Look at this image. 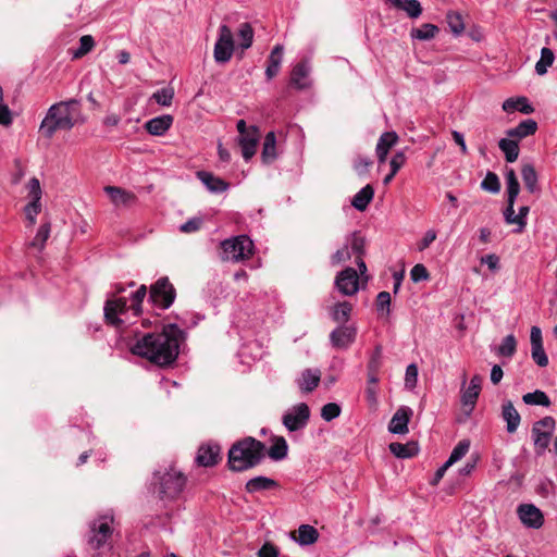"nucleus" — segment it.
Instances as JSON below:
<instances>
[{
	"mask_svg": "<svg viewBox=\"0 0 557 557\" xmlns=\"http://www.w3.org/2000/svg\"><path fill=\"white\" fill-rule=\"evenodd\" d=\"M185 341V332L176 324H168L160 333H147L132 347V354L146 358L160 367L172 364Z\"/></svg>",
	"mask_w": 557,
	"mask_h": 557,
	"instance_id": "obj_1",
	"label": "nucleus"
},
{
	"mask_svg": "<svg viewBox=\"0 0 557 557\" xmlns=\"http://www.w3.org/2000/svg\"><path fill=\"white\" fill-rule=\"evenodd\" d=\"M81 101L70 99L52 104L40 123L39 132L51 139L58 131H70L81 120Z\"/></svg>",
	"mask_w": 557,
	"mask_h": 557,
	"instance_id": "obj_2",
	"label": "nucleus"
},
{
	"mask_svg": "<svg viewBox=\"0 0 557 557\" xmlns=\"http://www.w3.org/2000/svg\"><path fill=\"white\" fill-rule=\"evenodd\" d=\"M146 295L147 286L140 285V287L132 294V305L129 307L127 306V299L125 297L107 299L103 307L106 322L120 331L126 329L132 323L127 318L128 311H132L134 317H138L141 313V302Z\"/></svg>",
	"mask_w": 557,
	"mask_h": 557,
	"instance_id": "obj_3",
	"label": "nucleus"
},
{
	"mask_svg": "<svg viewBox=\"0 0 557 557\" xmlns=\"http://www.w3.org/2000/svg\"><path fill=\"white\" fill-rule=\"evenodd\" d=\"M265 445L255 437H245L228 450V467L231 470L242 472L258 466L265 457Z\"/></svg>",
	"mask_w": 557,
	"mask_h": 557,
	"instance_id": "obj_4",
	"label": "nucleus"
},
{
	"mask_svg": "<svg viewBox=\"0 0 557 557\" xmlns=\"http://www.w3.org/2000/svg\"><path fill=\"white\" fill-rule=\"evenodd\" d=\"M152 484L157 488L158 496L163 502L176 499L186 485V476L174 467L153 473Z\"/></svg>",
	"mask_w": 557,
	"mask_h": 557,
	"instance_id": "obj_5",
	"label": "nucleus"
},
{
	"mask_svg": "<svg viewBox=\"0 0 557 557\" xmlns=\"http://www.w3.org/2000/svg\"><path fill=\"white\" fill-rule=\"evenodd\" d=\"M221 259L224 261L239 262L250 258L253 250L252 240L246 235L227 238L221 243Z\"/></svg>",
	"mask_w": 557,
	"mask_h": 557,
	"instance_id": "obj_6",
	"label": "nucleus"
},
{
	"mask_svg": "<svg viewBox=\"0 0 557 557\" xmlns=\"http://www.w3.org/2000/svg\"><path fill=\"white\" fill-rule=\"evenodd\" d=\"M175 297V288L166 276L160 277L150 286L149 301L157 308L162 310L170 308Z\"/></svg>",
	"mask_w": 557,
	"mask_h": 557,
	"instance_id": "obj_7",
	"label": "nucleus"
},
{
	"mask_svg": "<svg viewBox=\"0 0 557 557\" xmlns=\"http://www.w3.org/2000/svg\"><path fill=\"white\" fill-rule=\"evenodd\" d=\"M234 52V38L231 28L226 24L219 27L218 39L214 44L213 57L219 64L227 63Z\"/></svg>",
	"mask_w": 557,
	"mask_h": 557,
	"instance_id": "obj_8",
	"label": "nucleus"
},
{
	"mask_svg": "<svg viewBox=\"0 0 557 557\" xmlns=\"http://www.w3.org/2000/svg\"><path fill=\"white\" fill-rule=\"evenodd\" d=\"M555 425L556 422L553 417H544L533 424L532 438L539 455L543 454L548 447Z\"/></svg>",
	"mask_w": 557,
	"mask_h": 557,
	"instance_id": "obj_9",
	"label": "nucleus"
},
{
	"mask_svg": "<svg viewBox=\"0 0 557 557\" xmlns=\"http://www.w3.org/2000/svg\"><path fill=\"white\" fill-rule=\"evenodd\" d=\"M310 418V409L307 404L299 403L286 411L283 416V424L284 426L290 431H299L304 429Z\"/></svg>",
	"mask_w": 557,
	"mask_h": 557,
	"instance_id": "obj_10",
	"label": "nucleus"
},
{
	"mask_svg": "<svg viewBox=\"0 0 557 557\" xmlns=\"http://www.w3.org/2000/svg\"><path fill=\"white\" fill-rule=\"evenodd\" d=\"M113 518L101 517L90 524V534L88 536V544L98 549L108 541L112 534L111 523Z\"/></svg>",
	"mask_w": 557,
	"mask_h": 557,
	"instance_id": "obj_11",
	"label": "nucleus"
},
{
	"mask_svg": "<svg viewBox=\"0 0 557 557\" xmlns=\"http://www.w3.org/2000/svg\"><path fill=\"white\" fill-rule=\"evenodd\" d=\"M334 284L343 296H354L359 290L358 272L354 268L347 267L337 273Z\"/></svg>",
	"mask_w": 557,
	"mask_h": 557,
	"instance_id": "obj_12",
	"label": "nucleus"
},
{
	"mask_svg": "<svg viewBox=\"0 0 557 557\" xmlns=\"http://www.w3.org/2000/svg\"><path fill=\"white\" fill-rule=\"evenodd\" d=\"M517 513L521 522L528 528L540 529L544 524L542 511L533 504L519 505Z\"/></svg>",
	"mask_w": 557,
	"mask_h": 557,
	"instance_id": "obj_13",
	"label": "nucleus"
},
{
	"mask_svg": "<svg viewBox=\"0 0 557 557\" xmlns=\"http://www.w3.org/2000/svg\"><path fill=\"white\" fill-rule=\"evenodd\" d=\"M357 331L352 326L342 325L330 334V342L336 349H347L356 339Z\"/></svg>",
	"mask_w": 557,
	"mask_h": 557,
	"instance_id": "obj_14",
	"label": "nucleus"
},
{
	"mask_svg": "<svg viewBox=\"0 0 557 557\" xmlns=\"http://www.w3.org/2000/svg\"><path fill=\"white\" fill-rule=\"evenodd\" d=\"M311 66L308 61L297 63L290 73V85L296 89L304 90L311 86Z\"/></svg>",
	"mask_w": 557,
	"mask_h": 557,
	"instance_id": "obj_15",
	"label": "nucleus"
},
{
	"mask_svg": "<svg viewBox=\"0 0 557 557\" xmlns=\"http://www.w3.org/2000/svg\"><path fill=\"white\" fill-rule=\"evenodd\" d=\"M321 371L318 368H309L301 371L300 375L296 379V384L301 393L309 394L313 392L320 384Z\"/></svg>",
	"mask_w": 557,
	"mask_h": 557,
	"instance_id": "obj_16",
	"label": "nucleus"
},
{
	"mask_svg": "<svg viewBox=\"0 0 557 557\" xmlns=\"http://www.w3.org/2000/svg\"><path fill=\"white\" fill-rule=\"evenodd\" d=\"M412 416V410L409 407H399L388 423V431L393 434L408 433V423Z\"/></svg>",
	"mask_w": 557,
	"mask_h": 557,
	"instance_id": "obj_17",
	"label": "nucleus"
},
{
	"mask_svg": "<svg viewBox=\"0 0 557 557\" xmlns=\"http://www.w3.org/2000/svg\"><path fill=\"white\" fill-rule=\"evenodd\" d=\"M258 140V128L256 126H250L249 132L238 136V144L242 147L245 160H249L255 156Z\"/></svg>",
	"mask_w": 557,
	"mask_h": 557,
	"instance_id": "obj_18",
	"label": "nucleus"
},
{
	"mask_svg": "<svg viewBox=\"0 0 557 557\" xmlns=\"http://www.w3.org/2000/svg\"><path fill=\"white\" fill-rule=\"evenodd\" d=\"M221 448L216 444L201 445L198 449L196 461L202 467H212L220 459Z\"/></svg>",
	"mask_w": 557,
	"mask_h": 557,
	"instance_id": "obj_19",
	"label": "nucleus"
},
{
	"mask_svg": "<svg viewBox=\"0 0 557 557\" xmlns=\"http://www.w3.org/2000/svg\"><path fill=\"white\" fill-rule=\"evenodd\" d=\"M197 178L206 186V188L212 194H222L226 191L230 184L219 176L213 175L207 171H198L196 173Z\"/></svg>",
	"mask_w": 557,
	"mask_h": 557,
	"instance_id": "obj_20",
	"label": "nucleus"
},
{
	"mask_svg": "<svg viewBox=\"0 0 557 557\" xmlns=\"http://www.w3.org/2000/svg\"><path fill=\"white\" fill-rule=\"evenodd\" d=\"M104 191L109 196L110 200L114 206H124L129 207L133 206L137 201V197L134 193L127 191L120 187L115 186H107L104 187Z\"/></svg>",
	"mask_w": 557,
	"mask_h": 557,
	"instance_id": "obj_21",
	"label": "nucleus"
},
{
	"mask_svg": "<svg viewBox=\"0 0 557 557\" xmlns=\"http://www.w3.org/2000/svg\"><path fill=\"white\" fill-rule=\"evenodd\" d=\"M173 123V116L164 114L156 116L146 122L145 128L150 135L162 136L164 135Z\"/></svg>",
	"mask_w": 557,
	"mask_h": 557,
	"instance_id": "obj_22",
	"label": "nucleus"
},
{
	"mask_svg": "<svg viewBox=\"0 0 557 557\" xmlns=\"http://www.w3.org/2000/svg\"><path fill=\"white\" fill-rule=\"evenodd\" d=\"M502 418L506 421V430L508 433H515L518 430L521 417L510 400L503 403Z\"/></svg>",
	"mask_w": 557,
	"mask_h": 557,
	"instance_id": "obj_23",
	"label": "nucleus"
},
{
	"mask_svg": "<svg viewBox=\"0 0 557 557\" xmlns=\"http://www.w3.org/2000/svg\"><path fill=\"white\" fill-rule=\"evenodd\" d=\"M283 52L284 48L282 45H276L272 49L268 58V65L265 69V76L268 81L272 79L278 74L283 61Z\"/></svg>",
	"mask_w": 557,
	"mask_h": 557,
	"instance_id": "obj_24",
	"label": "nucleus"
},
{
	"mask_svg": "<svg viewBox=\"0 0 557 557\" xmlns=\"http://www.w3.org/2000/svg\"><path fill=\"white\" fill-rule=\"evenodd\" d=\"M536 129L537 123L532 119H528L520 122L516 127L509 128L506 134L510 138L522 139L533 135Z\"/></svg>",
	"mask_w": 557,
	"mask_h": 557,
	"instance_id": "obj_25",
	"label": "nucleus"
},
{
	"mask_svg": "<svg viewBox=\"0 0 557 557\" xmlns=\"http://www.w3.org/2000/svg\"><path fill=\"white\" fill-rule=\"evenodd\" d=\"M503 110L508 113L519 111L524 114H531L534 111V108L525 97H517L505 100L503 102Z\"/></svg>",
	"mask_w": 557,
	"mask_h": 557,
	"instance_id": "obj_26",
	"label": "nucleus"
},
{
	"mask_svg": "<svg viewBox=\"0 0 557 557\" xmlns=\"http://www.w3.org/2000/svg\"><path fill=\"white\" fill-rule=\"evenodd\" d=\"M277 486V482L268 476L258 475L246 482L245 490L248 493L269 491Z\"/></svg>",
	"mask_w": 557,
	"mask_h": 557,
	"instance_id": "obj_27",
	"label": "nucleus"
},
{
	"mask_svg": "<svg viewBox=\"0 0 557 557\" xmlns=\"http://www.w3.org/2000/svg\"><path fill=\"white\" fill-rule=\"evenodd\" d=\"M389 451L397 458H411L419 451L418 444L416 442H408L406 444L394 442L391 443Z\"/></svg>",
	"mask_w": 557,
	"mask_h": 557,
	"instance_id": "obj_28",
	"label": "nucleus"
},
{
	"mask_svg": "<svg viewBox=\"0 0 557 557\" xmlns=\"http://www.w3.org/2000/svg\"><path fill=\"white\" fill-rule=\"evenodd\" d=\"M374 196V189L371 185L362 187L352 198L351 206L358 211H364Z\"/></svg>",
	"mask_w": 557,
	"mask_h": 557,
	"instance_id": "obj_29",
	"label": "nucleus"
},
{
	"mask_svg": "<svg viewBox=\"0 0 557 557\" xmlns=\"http://www.w3.org/2000/svg\"><path fill=\"white\" fill-rule=\"evenodd\" d=\"M440 28L435 24L424 23L420 27L411 28L410 38L412 40L426 41L435 38Z\"/></svg>",
	"mask_w": 557,
	"mask_h": 557,
	"instance_id": "obj_30",
	"label": "nucleus"
},
{
	"mask_svg": "<svg viewBox=\"0 0 557 557\" xmlns=\"http://www.w3.org/2000/svg\"><path fill=\"white\" fill-rule=\"evenodd\" d=\"M351 257L356 258L363 257L366 253V238L360 234V232H354L347 239L345 244Z\"/></svg>",
	"mask_w": 557,
	"mask_h": 557,
	"instance_id": "obj_31",
	"label": "nucleus"
},
{
	"mask_svg": "<svg viewBox=\"0 0 557 557\" xmlns=\"http://www.w3.org/2000/svg\"><path fill=\"white\" fill-rule=\"evenodd\" d=\"M319 533L315 528L310 524H301L298 528V537L296 542L301 546L312 545L318 541Z\"/></svg>",
	"mask_w": 557,
	"mask_h": 557,
	"instance_id": "obj_32",
	"label": "nucleus"
},
{
	"mask_svg": "<svg viewBox=\"0 0 557 557\" xmlns=\"http://www.w3.org/2000/svg\"><path fill=\"white\" fill-rule=\"evenodd\" d=\"M499 149L504 152L507 162L512 163L519 157V145L517 140L509 138H502L498 141Z\"/></svg>",
	"mask_w": 557,
	"mask_h": 557,
	"instance_id": "obj_33",
	"label": "nucleus"
},
{
	"mask_svg": "<svg viewBox=\"0 0 557 557\" xmlns=\"http://www.w3.org/2000/svg\"><path fill=\"white\" fill-rule=\"evenodd\" d=\"M393 5L405 11L410 18H418L422 14V7L418 0H394Z\"/></svg>",
	"mask_w": 557,
	"mask_h": 557,
	"instance_id": "obj_34",
	"label": "nucleus"
},
{
	"mask_svg": "<svg viewBox=\"0 0 557 557\" xmlns=\"http://www.w3.org/2000/svg\"><path fill=\"white\" fill-rule=\"evenodd\" d=\"M522 181L525 188L534 194L539 190L537 187V174L532 164H524L521 169Z\"/></svg>",
	"mask_w": 557,
	"mask_h": 557,
	"instance_id": "obj_35",
	"label": "nucleus"
},
{
	"mask_svg": "<svg viewBox=\"0 0 557 557\" xmlns=\"http://www.w3.org/2000/svg\"><path fill=\"white\" fill-rule=\"evenodd\" d=\"M352 306L348 301L335 304L331 309V317L335 322L345 323L349 320Z\"/></svg>",
	"mask_w": 557,
	"mask_h": 557,
	"instance_id": "obj_36",
	"label": "nucleus"
},
{
	"mask_svg": "<svg viewBox=\"0 0 557 557\" xmlns=\"http://www.w3.org/2000/svg\"><path fill=\"white\" fill-rule=\"evenodd\" d=\"M480 392L479 389H475L473 387H466V388H461V398H460V401L462 404V407L465 408L466 412L468 414H470L472 412V410L474 409V406L476 404V400L479 398V395H480Z\"/></svg>",
	"mask_w": 557,
	"mask_h": 557,
	"instance_id": "obj_37",
	"label": "nucleus"
},
{
	"mask_svg": "<svg viewBox=\"0 0 557 557\" xmlns=\"http://www.w3.org/2000/svg\"><path fill=\"white\" fill-rule=\"evenodd\" d=\"M288 445L284 437H275L268 450V456L275 461L283 460L287 456Z\"/></svg>",
	"mask_w": 557,
	"mask_h": 557,
	"instance_id": "obj_38",
	"label": "nucleus"
},
{
	"mask_svg": "<svg viewBox=\"0 0 557 557\" xmlns=\"http://www.w3.org/2000/svg\"><path fill=\"white\" fill-rule=\"evenodd\" d=\"M238 45L243 50H246L252 46L253 42V29L249 23H242L237 30Z\"/></svg>",
	"mask_w": 557,
	"mask_h": 557,
	"instance_id": "obj_39",
	"label": "nucleus"
},
{
	"mask_svg": "<svg viewBox=\"0 0 557 557\" xmlns=\"http://www.w3.org/2000/svg\"><path fill=\"white\" fill-rule=\"evenodd\" d=\"M555 60V54L552 49L544 47L541 50V58L535 64V72L539 75H544L547 73V69L553 64Z\"/></svg>",
	"mask_w": 557,
	"mask_h": 557,
	"instance_id": "obj_40",
	"label": "nucleus"
},
{
	"mask_svg": "<svg viewBox=\"0 0 557 557\" xmlns=\"http://www.w3.org/2000/svg\"><path fill=\"white\" fill-rule=\"evenodd\" d=\"M51 232V225L49 222H46L40 225L38 228L34 239L29 243V246L41 251L45 247L46 242L48 240Z\"/></svg>",
	"mask_w": 557,
	"mask_h": 557,
	"instance_id": "obj_41",
	"label": "nucleus"
},
{
	"mask_svg": "<svg viewBox=\"0 0 557 557\" xmlns=\"http://www.w3.org/2000/svg\"><path fill=\"white\" fill-rule=\"evenodd\" d=\"M522 400L527 405H535V406H543L548 407L550 406V399L546 395L545 392L536 389L532 393H527L523 395Z\"/></svg>",
	"mask_w": 557,
	"mask_h": 557,
	"instance_id": "obj_42",
	"label": "nucleus"
},
{
	"mask_svg": "<svg viewBox=\"0 0 557 557\" xmlns=\"http://www.w3.org/2000/svg\"><path fill=\"white\" fill-rule=\"evenodd\" d=\"M446 21L448 24V27L450 32L454 34V36L458 37L460 36L465 30V23L463 18L460 13L455 11H449L446 14Z\"/></svg>",
	"mask_w": 557,
	"mask_h": 557,
	"instance_id": "obj_43",
	"label": "nucleus"
},
{
	"mask_svg": "<svg viewBox=\"0 0 557 557\" xmlns=\"http://www.w3.org/2000/svg\"><path fill=\"white\" fill-rule=\"evenodd\" d=\"M276 157V137L274 132H269L265 135L263 148H262V159L264 161L274 160Z\"/></svg>",
	"mask_w": 557,
	"mask_h": 557,
	"instance_id": "obj_44",
	"label": "nucleus"
},
{
	"mask_svg": "<svg viewBox=\"0 0 557 557\" xmlns=\"http://www.w3.org/2000/svg\"><path fill=\"white\" fill-rule=\"evenodd\" d=\"M506 185H507V195L511 201H516L520 191V185L516 175V172L512 169L507 170L506 172Z\"/></svg>",
	"mask_w": 557,
	"mask_h": 557,
	"instance_id": "obj_45",
	"label": "nucleus"
},
{
	"mask_svg": "<svg viewBox=\"0 0 557 557\" xmlns=\"http://www.w3.org/2000/svg\"><path fill=\"white\" fill-rule=\"evenodd\" d=\"M517 349V341L512 334L503 338L502 344L497 348V354L502 357L511 358Z\"/></svg>",
	"mask_w": 557,
	"mask_h": 557,
	"instance_id": "obj_46",
	"label": "nucleus"
},
{
	"mask_svg": "<svg viewBox=\"0 0 557 557\" xmlns=\"http://www.w3.org/2000/svg\"><path fill=\"white\" fill-rule=\"evenodd\" d=\"M95 47V39L91 35H84L79 39V47L72 52L73 59H81L89 53Z\"/></svg>",
	"mask_w": 557,
	"mask_h": 557,
	"instance_id": "obj_47",
	"label": "nucleus"
},
{
	"mask_svg": "<svg viewBox=\"0 0 557 557\" xmlns=\"http://www.w3.org/2000/svg\"><path fill=\"white\" fill-rule=\"evenodd\" d=\"M470 448V441L469 440H462L460 441L450 453L448 459L446 460L448 465L453 466L457 461L461 460Z\"/></svg>",
	"mask_w": 557,
	"mask_h": 557,
	"instance_id": "obj_48",
	"label": "nucleus"
},
{
	"mask_svg": "<svg viewBox=\"0 0 557 557\" xmlns=\"http://www.w3.org/2000/svg\"><path fill=\"white\" fill-rule=\"evenodd\" d=\"M398 141V135L395 132H385L383 133L376 144L375 150H391L392 147H394Z\"/></svg>",
	"mask_w": 557,
	"mask_h": 557,
	"instance_id": "obj_49",
	"label": "nucleus"
},
{
	"mask_svg": "<svg viewBox=\"0 0 557 557\" xmlns=\"http://www.w3.org/2000/svg\"><path fill=\"white\" fill-rule=\"evenodd\" d=\"M151 98L162 107H170L174 98V89L172 87L161 88L153 92Z\"/></svg>",
	"mask_w": 557,
	"mask_h": 557,
	"instance_id": "obj_50",
	"label": "nucleus"
},
{
	"mask_svg": "<svg viewBox=\"0 0 557 557\" xmlns=\"http://www.w3.org/2000/svg\"><path fill=\"white\" fill-rule=\"evenodd\" d=\"M481 188L492 194H497L500 190V182L494 172H487L484 180L481 182Z\"/></svg>",
	"mask_w": 557,
	"mask_h": 557,
	"instance_id": "obj_51",
	"label": "nucleus"
},
{
	"mask_svg": "<svg viewBox=\"0 0 557 557\" xmlns=\"http://www.w3.org/2000/svg\"><path fill=\"white\" fill-rule=\"evenodd\" d=\"M341 412H342V409L338 404L329 403L322 407L321 418L324 421L330 422V421L336 419L337 417H339Z\"/></svg>",
	"mask_w": 557,
	"mask_h": 557,
	"instance_id": "obj_52",
	"label": "nucleus"
},
{
	"mask_svg": "<svg viewBox=\"0 0 557 557\" xmlns=\"http://www.w3.org/2000/svg\"><path fill=\"white\" fill-rule=\"evenodd\" d=\"M375 306L379 313L388 315L391 312V294L388 292H380L376 296Z\"/></svg>",
	"mask_w": 557,
	"mask_h": 557,
	"instance_id": "obj_53",
	"label": "nucleus"
},
{
	"mask_svg": "<svg viewBox=\"0 0 557 557\" xmlns=\"http://www.w3.org/2000/svg\"><path fill=\"white\" fill-rule=\"evenodd\" d=\"M531 355H532L534 362L539 367L544 368L548 364V357L544 350L543 345L531 347Z\"/></svg>",
	"mask_w": 557,
	"mask_h": 557,
	"instance_id": "obj_54",
	"label": "nucleus"
},
{
	"mask_svg": "<svg viewBox=\"0 0 557 557\" xmlns=\"http://www.w3.org/2000/svg\"><path fill=\"white\" fill-rule=\"evenodd\" d=\"M203 223V220L201 218H191L185 223L180 225V231L185 234L195 233L200 230L201 225Z\"/></svg>",
	"mask_w": 557,
	"mask_h": 557,
	"instance_id": "obj_55",
	"label": "nucleus"
},
{
	"mask_svg": "<svg viewBox=\"0 0 557 557\" xmlns=\"http://www.w3.org/2000/svg\"><path fill=\"white\" fill-rule=\"evenodd\" d=\"M28 197L30 200H41L42 190L37 177H32L27 184Z\"/></svg>",
	"mask_w": 557,
	"mask_h": 557,
	"instance_id": "obj_56",
	"label": "nucleus"
},
{
	"mask_svg": "<svg viewBox=\"0 0 557 557\" xmlns=\"http://www.w3.org/2000/svg\"><path fill=\"white\" fill-rule=\"evenodd\" d=\"M41 211V202L40 200H30L29 203L25 207L26 218L29 220L30 224L36 222V216Z\"/></svg>",
	"mask_w": 557,
	"mask_h": 557,
	"instance_id": "obj_57",
	"label": "nucleus"
},
{
	"mask_svg": "<svg viewBox=\"0 0 557 557\" xmlns=\"http://www.w3.org/2000/svg\"><path fill=\"white\" fill-rule=\"evenodd\" d=\"M350 258H351V253H350L348 247L345 245L344 247H342L341 249L336 250L331 256V264L332 265H338V264H342L343 262L349 260Z\"/></svg>",
	"mask_w": 557,
	"mask_h": 557,
	"instance_id": "obj_58",
	"label": "nucleus"
},
{
	"mask_svg": "<svg viewBox=\"0 0 557 557\" xmlns=\"http://www.w3.org/2000/svg\"><path fill=\"white\" fill-rule=\"evenodd\" d=\"M372 164V161L367 158V157H362V156H358L355 160H354V170L356 171V173L358 175H364L368 173V170L370 168V165Z\"/></svg>",
	"mask_w": 557,
	"mask_h": 557,
	"instance_id": "obj_59",
	"label": "nucleus"
},
{
	"mask_svg": "<svg viewBox=\"0 0 557 557\" xmlns=\"http://www.w3.org/2000/svg\"><path fill=\"white\" fill-rule=\"evenodd\" d=\"M418 381V367L416 363H410L406 369L405 384L409 388H413Z\"/></svg>",
	"mask_w": 557,
	"mask_h": 557,
	"instance_id": "obj_60",
	"label": "nucleus"
},
{
	"mask_svg": "<svg viewBox=\"0 0 557 557\" xmlns=\"http://www.w3.org/2000/svg\"><path fill=\"white\" fill-rule=\"evenodd\" d=\"M410 277L413 282H421L429 278V272L423 264H416L410 271Z\"/></svg>",
	"mask_w": 557,
	"mask_h": 557,
	"instance_id": "obj_61",
	"label": "nucleus"
},
{
	"mask_svg": "<svg viewBox=\"0 0 557 557\" xmlns=\"http://www.w3.org/2000/svg\"><path fill=\"white\" fill-rule=\"evenodd\" d=\"M515 202L516 201H511L510 199H507V207L504 210V218H505V222L507 224H517L518 225V218H517V214L515 213V209H513Z\"/></svg>",
	"mask_w": 557,
	"mask_h": 557,
	"instance_id": "obj_62",
	"label": "nucleus"
},
{
	"mask_svg": "<svg viewBox=\"0 0 557 557\" xmlns=\"http://www.w3.org/2000/svg\"><path fill=\"white\" fill-rule=\"evenodd\" d=\"M381 359H382V347L379 345L375 347V349L368 362V370H379L381 367Z\"/></svg>",
	"mask_w": 557,
	"mask_h": 557,
	"instance_id": "obj_63",
	"label": "nucleus"
},
{
	"mask_svg": "<svg viewBox=\"0 0 557 557\" xmlns=\"http://www.w3.org/2000/svg\"><path fill=\"white\" fill-rule=\"evenodd\" d=\"M405 161H406L405 153L403 151L396 152L389 162L391 171H393L394 173H397L400 170V168L405 164Z\"/></svg>",
	"mask_w": 557,
	"mask_h": 557,
	"instance_id": "obj_64",
	"label": "nucleus"
}]
</instances>
